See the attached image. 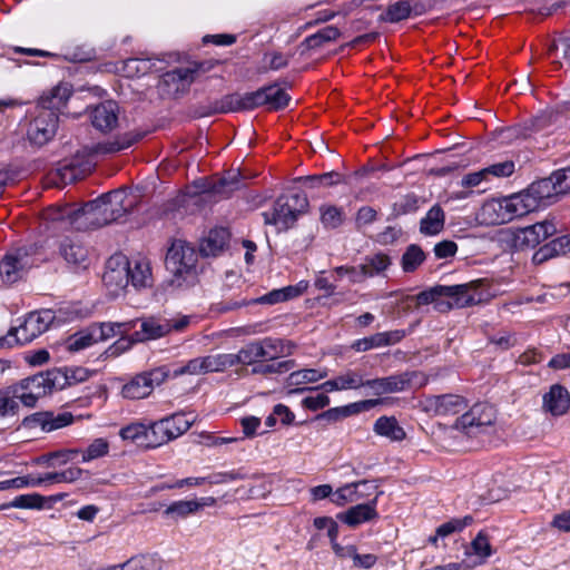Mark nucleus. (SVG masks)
Here are the masks:
<instances>
[{"label":"nucleus","instance_id":"f257e3e1","mask_svg":"<svg viewBox=\"0 0 570 570\" xmlns=\"http://www.w3.org/2000/svg\"><path fill=\"white\" fill-rule=\"evenodd\" d=\"M107 271L104 274V282L116 283L119 287H126L129 283L136 287L150 285L151 272L149 264L140 259H128L126 256L116 255L108 259Z\"/></svg>","mask_w":570,"mask_h":570},{"label":"nucleus","instance_id":"f03ea898","mask_svg":"<svg viewBox=\"0 0 570 570\" xmlns=\"http://www.w3.org/2000/svg\"><path fill=\"white\" fill-rule=\"evenodd\" d=\"M42 244L35 242L9 250L0 261V279L6 285H11L32 267L45 261Z\"/></svg>","mask_w":570,"mask_h":570},{"label":"nucleus","instance_id":"7ed1b4c3","mask_svg":"<svg viewBox=\"0 0 570 570\" xmlns=\"http://www.w3.org/2000/svg\"><path fill=\"white\" fill-rule=\"evenodd\" d=\"M535 210V204L524 191L501 199H492L482 206L483 215H489V224L500 225Z\"/></svg>","mask_w":570,"mask_h":570},{"label":"nucleus","instance_id":"20e7f679","mask_svg":"<svg viewBox=\"0 0 570 570\" xmlns=\"http://www.w3.org/2000/svg\"><path fill=\"white\" fill-rule=\"evenodd\" d=\"M198 254L195 248L183 240L173 242L165 257V267L171 274L170 284L183 286L188 277L196 274Z\"/></svg>","mask_w":570,"mask_h":570},{"label":"nucleus","instance_id":"39448f33","mask_svg":"<svg viewBox=\"0 0 570 570\" xmlns=\"http://www.w3.org/2000/svg\"><path fill=\"white\" fill-rule=\"evenodd\" d=\"M55 317V312L51 309L29 313L20 326L11 327L7 335L0 337V348L32 342L49 328Z\"/></svg>","mask_w":570,"mask_h":570},{"label":"nucleus","instance_id":"423d86ee","mask_svg":"<svg viewBox=\"0 0 570 570\" xmlns=\"http://www.w3.org/2000/svg\"><path fill=\"white\" fill-rule=\"evenodd\" d=\"M125 199V191L115 189L88 202L89 205H92L91 212L95 213L96 226L100 228L126 216L128 208L124 205Z\"/></svg>","mask_w":570,"mask_h":570},{"label":"nucleus","instance_id":"0eeeda50","mask_svg":"<svg viewBox=\"0 0 570 570\" xmlns=\"http://www.w3.org/2000/svg\"><path fill=\"white\" fill-rule=\"evenodd\" d=\"M557 233L558 229L554 222L546 219L527 227L515 229L511 233L509 244L514 250L523 252L534 249L548 238L556 236Z\"/></svg>","mask_w":570,"mask_h":570},{"label":"nucleus","instance_id":"6e6552de","mask_svg":"<svg viewBox=\"0 0 570 570\" xmlns=\"http://www.w3.org/2000/svg\"><path fill=\"white\" fill-rule=\"evenodd\" d=\"M495 419V410L492 405L475 403L468 412L456 419L454 428L470 438H475L492 426Z\"/></svg>","mask_w":570,"mask_h":570},{"label":"nucleus","instance_id":"1a4fd4ad","mask_svg":"<svg viewBox=\"0 0 570 570\" xmlns=\"http://www.w3.org/2000/svg\"><path fill=\"white\" fill-rule=\"evenodd\" d=\"M58 122V116H55L51 111H37L27 130L30 144L37 147L48 144L56 136Z\"/></svg>","mask_w":570,"mask_h":570},{"label":"nucleus","instance_id":"9d476101","mask_svg":"<svg viewBox=\"0 0 570 570\" xmlns=\"http://www.w3.org/2000/svg\"><path fill=\"white\" fill-rule=\"evenodd\" d=\"M169 334V327L166 320H158L155 317H148L142 320L140 324V331H136L130 338H120L116 342L117 351H125L129 348L134 343L157 340Z\"/></svg>","mask_w":570,"mask_h":570},{"label":"nucleus","instance_id":"9b49d317","mask_svg":"<svg viewBox=\"0 0 570 570\" xmlns=\"http://www.w3.org/2000/svg\"><path fill=\"white\" fill-rule=\"evenodd\" d=\"M466 406V400L458 394L429 395L423 401L424 411L435 416L455 415Z\"/></svg>","mask_w":570,"mask_h":570},{"label":"nucleus","instance_id":"f8f14e48","mask_svg":"<svg viewBox=\"0 0 570 570\" xmlns=\"http://www.w3.org/2000/svg\"><path fill=\"white\" fill-rule=\"evenodd\" d=\"M415 376V372L406 371L384 377L366 380L365 385L371 390L372 394L376 396L399 393L410 389L411 383Z\"/></svg>","mask_w":570,"mask_h":570},{"label":"nucleus","instance_id":"ddd939ff","mask_svg":"<svg viewBox=\"0 0 570 570\" xmlns=\"http://www.w3.org/2000/svg\"><path fill=\"white\" fill-rule=\"evenodd\" d=\"M71 96L72 86L68 82H60L39 97L37 111H51L59 117Z\"/></svg>","mask_w":570,"mask_h":570},{"label":"nucleus","instance_id":"4468645a","mask_svg":"<svg viewBox=\"0 0 570 570\" xmlns=\"http://www.w3.org/2000/svg\"><path fill=\"white\" fill-rule=\"evenodd\" d=\"M386 399H367L353 402L343 406L331 407L315 416V420H326L327 422H338L345 417L370 411L377 405L384 404Z\"/></svg>","mask_w":570,"mask_h":570},{"label":"nucleus","instance_id":"2eb2a0df","mask_svg":"<svg viewBox=\"0 0 570 570\" xmlns=\"http://www.w3.org/2000/svg\"><path fill=\"white\" fill-rule=\"evenodd\" d=\"M460 287H449L448 285H434L428 289L420 292L414 296H405L404 301L415 302L416 306L434 304V308L444 313L451 309V305L445 303L444 296L454 295Z\"/></svg>","mask_w":570,"mask_h":570},{"label":"nucleus","instance_id":"dca6fc26","mask_svg":"<svg viewBox=\"0 0 570 570\" xmlns=\"http://www.w3.org/2000/svg\"><path fill=\"white\" fill-rule=\"evenodd\" d=\"M528 198L534 202L535 210L557 203L560 198L553 175L533 181L525 190Z\"/></svg>","mask_w":570,"mask_h":570},{"label":"nucleus","instance_id":"f3484780","mask_svg":"<svg viewBox=\"0 0 570 570\" xmlns=\"http://www.w3.org/2000/svg\"><path fill=\"white\" fill-rule=\"evenodd\" d=\"M91 208L92 205L86 203L77 209L58 212L51 219L68 224L76 230L96 229L98 226H96V217H94L95 213L91 212Z\"/></svg>","mask_w":570,"mask_h":570},{"label":"nucleus","instance_id":"a211bd4d","mask_svg":"<svg viewBox=\"0 0 570 570\" xmlns=\"http://www.w3.org/2000/svg\"><path fill=\"white\" fill-rule=\"evenodd\" d=\"M381 494H383V491H377L374 499L366 503L353 505L346 511L340 512L336 518L351 528H356L364 522L377 519L379 513L376 511V505L377 499Z\"/></svg>","mask_w":570,"mask_h":570},{"label":"nucleus","instance_id":"6ab92c4d","mask_svg":"<svg viewBox=\"0 0 570 570\" xmlns=\"http://www.w3.org/2000/svg\"><path fill=\"white\" fill-rule=\"evenodd\" d=\"M542 409L552 416L566 414L570 409L569 391L559 383L551 385L542 396Z\"/></svg>","mask_w":570,"mask_h":570},{"label":"nucleus","instance_id":"aec40b11","mask_svg":"<svg viewBox=\"0 0 570 570\" xmlns=\"http://www.w3.org/2000/svg\"><path fill=\"white\" fill-rule=\"evenodd\" d=\"M92 126L102 131H111L118 122V105L114 100H107L97 105L90 111Z\"/></svg>","mask_w":570,"mask_h":570},{"label":"nucleus","instance_id":"412c9836","mask_svg":"<svg viewBox=\"0 0 570 570\" xmlns=\"http://www.w3.org/2000/svg\"><path fill=\"white\" fill-rule=\"evenodd\" d=\"M230 233L225 227L212 228L199 244V254L204 257H216L227 248Z\"/></svg>","mask_w":570,"mask_h":570},{"label":"nucleus","instance_id":"4be33fe9","mask_svg":"<svg viewBox=\"0 0 570 570\" xmlns=\"http://www.w3.org/2000/svg\"><path fill=\"white\" fill-rule=\"evenodd\" d=\"M263 217L266 225L281 224L287 229L296 223L299 216L288 205L286 195H281L275 200L273 213H263Z\"/></svg>","mask_w":570,"mask_h":570},{"label":"nucleus","instance_id":"5701e85b","mask_svg":"<svg viewBox=\"0 0 570 570\" xmlns=\"http://www.w3.org/2000/svg\"><path fill=\"white\" fill-rule=\"evenodd\" d=\"M208 501L214 502L213 498H200L195 500H179L170 503L163 512L165 518L178 522L179 520L186 519L191 514H195L205 505Z\"/></svg>","mask_w":570,"mask_h":570},{"label":"nucleus","instance_id":"b1692460","mask_svg":"<svg viewBox=\"0 0 570 570\" xmlns=\"http://www.w3.org/2000/svg\"><path fill=\"white\" fill-rule=\"evenodd\" d=\"M227 96L230 106V112L254 110L256 108L266 106V95L264 87H261L255 91L245 92L244 95L233 92L228 94Z\"/></svg>","mask_w":570,"mask_h":570},{"label":"nucleus","instance_id":"393cba45","mask_svg":"<svg viewBox=\"0 0 570 570\" xmlns=\"http://www.w3.org/2000/svg\"><path fill=\"white\" fill-rule=\"evenodd\" d=\"M243 175L239 169L226 170L220 177L213 179L209 187L214 196L229 198L232 194L243 187Z\"/></svg>","mask_w":570,"mask_h":570},{"label":"nucleus","instance_id":"a878e982","mask_svg":"<svg viewBox=\"0 0 570 570\" xmlns=\"http://www.w3.org/2000/svg\"><path fill=\"white\" fill-rule=\"evenodd\" d=\"M567 253H570V235L554 237L534 252L532 263L534 265H540L556 256L564 255Z\"/></svg>","mask_w":570,"mask_h":570},{"label":"nucleus","instance_id":"bb28decb","mask_svg":"<svg viewBox=\"0 0 570 570\" xmlns=\"http://www.w3.org/2000/svg\"><path fill=\"white\" fill-rule=\"evenodd\" d=\"M190 85V73L185 67H177L165 72L159 81V87L167 95L184 92Z\"/></svg>","mask_w":570,"mask_h":570},{"label":"nucleus","instance_id":"cd10ccee","mask_svg":"<svg viewBox=\"0 0 570 570\" xmlns=\"http://www.w3.org/2000/svg\"><path fill=\"white\" fill-rule=\"evenodd\" d=\"M145 135L146 134L144 131L125 132L122 135H119L112 141H104L96 144L92 148V151L95 154L101 155L115 154L131 147L132 145L141 140L145 137Z\"/></svg>","mask_w":570,"mask_h":570},{"label":"nucleus","instance_id":"c85d7f7f","mask_svg":"<svg viewBox=\"0 0 570 570\" xmlns=\"http://www.w3.org/2000/svg\"><path fill=\"white\" fill-rule=\"evenodd\" d=\"M257 362H273L285 355V341L277 337L255 340Z\"/></svg>","mask_w":570,"mask_h":570},{"label":"nucleus","instance_id":"c756f323","mask_svg":"<svg viewBox=\"0 0 570 570\" xmlns=\"http://www.w3.org/2000/svg\"><path fill=\"white\" fill-rule=\"evenodd\" d=\"M367 278H385L386 272L391 268L392 257L385 252L371 253L364 256L362 262Z\"/></svg>","mask_w":570,"mask_h":570},{"label":"nucleus","instance_id":"7c9ffc66","mask_svg":"<svg viewBox=\"0 0 570 570\" xmlns=\"http://www.w3.org/2000/svg\"><path fill=\"white\" fill-rule=\"evenodd\" d=\"M63 495L65 494H55L50 497H43L36 492L20 494L11 501V505H14L17 509L42 510L45 508H50L51 504L60 501Z\"/></svg>","mask_w":570,"mask_h":570},{"label":"nucleus","instance_id":"2f4dec72","mask_svg":"<svg viewBox=\"0 0 570 570\" xmlns=\"http://www.w3.org/2000/svg\"><path fill=\"white\" fill-rule=\"evenodd\" d=\"M59 253L68 264L81 265L88 256L82 243L72 237H65L59 245Z\"/></svg>","mask_w":570,"mask_h":570},{"label":"nucleus","instance_id":"473e14b6","mask_svg":"<svg viewBox=\"0 0 570 570\" xmlns=\"http://www.w3.org/2000/svg\"><path fill=\"white\" fill-rule=\"evenodd\" d=\"M445 214L443 208L435 204L433 205L425 216L420 222V232L423 235H438L444 228Z\"/></svg>","mask_w":570,"mask_h":570},{"label":"nucleus","instance_id":"72a5a7b5","mask_svg":"<svg viewBox=\"0 0 570 570\" xmlns=\"http://www.w3.org/2000/svg\"><path fill=\"white\" fill-rule=\"evenodd\" d=\"M376 435L385 436L392 441H403L406 436L404 429L399 424L395 416H380L373 425Z\"/></svg>","mask_w":570,"mask_h":570},{"label":"nucleus","instance_id":"f704fd0d","mask_svg":"<svg viewBox=\"0 0 570 570\" xmlns=\"http://www.w3.org/2000/svg\"><path fill=\"white\" fill-rule=\"evenodd\" d=\"M295 183L305 185L308 188L333 187L344 181V177L338 171L332 170L320 175L299 176L294 179Z\"/></svg>","mask_w":570,"mask_h":570},{"label":"nucleus","instance_id":"c9c22d12","mask_svg":"<svg viewBox=\"0 0 570 570\" xmlns=\"http://www.w3.org/2000/svg\"><path fill=\"white\" fill-rule=\"evenodd\" d=\"M173 432L165 425L164 419L146 425L145 448L155 449L171 441Z\"/></svg>","mask_w":570,"mask_h":570},{"label":"nucleus","instance_id":"e433bc0d","mask_svg":"<svg viewBox=\"0 0 570 570\" xmlns=\"http://www.w3.org/2000/svg\"><path fill=\"white\" fill-rule=\"evenodd\" d=\"M410 0H397L390 3L386 9L377 17L381 23H399L410 19Z\"/></svg>","mask_w":570,"mask_h":570},{"label":"nucleus","instance_id":"4c0bfd02","mask_svg":"<svg viewBox=\"0 0 570 570\" xmlns=\"http://www.w3.org/2000/svg\"><path fill=\"white\" fill-rule=\"evenodd\" d=\"M492 553L493 550L489 542V537L484 531H480L471 541L470 548L465 550V556L474 554L476 557V560L471 563L475 564V567L483 564Z\"/></svg>","mask_w":570,"mask_h":570},{"label":"nucleus","instance_id":"58836bf2","mask_svg":"<svg viewBox=\"0 0 570 570\" xmlns=\"http://www.w3.org/2000/svg\"><path fill=\"white\" fill-rule=\"evenodd\" d=\"M230 112V106L228 102V96L225 95L220 99L214 101L200 102L193 107V116L195 118H204L214 116L217 114Z\"/></svg>","mask_w":570,"mask_h":570},{"label":"nucleus","instance_id":"ea45409f","mask_svg":"<svg viewBox=\"0 0 570 570\" xmlns=\"http://www.w3.org/2000/svg\"><path fill=\"white\" fill-rule=\"evenodd\" d=\"M426 259V254L417 244L409 245L401 257L402 271L406 274L414 273Z\"/></svg>","mask_w":570,"mask_h":570},{"label":"nucleus","instance_id":"a19ab883","mask_svg":"<svg viewBox=\"0 0 570 570\" xmlns=\"http://www.w3.org/2000/svg\"><path fill=\"white\" fill-rule=\"evenodd\" d=\"M151 392L150 385L148 384L144 373L137 374L121 389L122 396L130 400L144 399Z\"/></svg>","mask_w":570,"mask_h":570},{"label":"nucleus","instance_id":"79ce46f5","mask_svg":"<svg viewBox=\"0 0 570 570\" xmlns=\"http://www.w3.org/2000/svg\"><path fill=\"white\" fill-rule=\"evenodd\" d=\"M264 91L266 106L271 110H283L291 101V96L277 82L264 86Z\"/></svg>","mask_w":570,"mask_h":570},{"label":"nucleus","instance_id":"37998d69","mask_svg":"<svg viewBox=\"0 0 570 570\" xmlns=\"http://www.w3.org/2000/svg\"><path fill=\"white\" fill-rule=\"evenodd\" d=\"M341 36V31L338 28L334 26H326L325 28L318 30L317 32L306 37L302 46L306 47V49H316L322 47L326 42L335 41Z\"/></svg>","mask_w":570,"mask_h":570},{"label":"nucleus","instance_id":"c03bdc74","mask_svg":"<svg viewBox=\"0 0 570 570\" xmlns=\"http://www.w3.org/2000/svg\"><path fill=\"white\" fill-rule=\"evenodd\" d=\"M196 416L188 417V414L185 412H178L164 417L165 425L170 429L174 434L171 435V440H175L187 432L194 424Z\"/></svg>","mask_w":570,"mask_h":570},{"label":"nucleus","instance_id":"a18cd8bd","mask_svg":"<svg viewBox=\"0 0 570 570\" xmlns=\"http://www.w3.org/2000/svg\"><path fill=\"white\" fill-rule=\"evenodd\" d=\"M295 366L294 360H285L279 362H257L252 366L250 374L269 375L284 374Z\"/></svg>","mask_w":570,"mask_h":570},{"label":"nucleus","instance_id":"49530a36","mask_svg":"<svg viewBox=\"0 0 570 570\" xmlns=\"http://www.w3.org/2000/svg\"><path fill=\"white\" fill-rule=\"evenodd\" d=\"M95 343H98L94 333L92 324L86 330L79 331L71 335L68 340V350L70 352H79Z\"/></svg>","mask_w":570,"mask_h":570},{"label":"nucleus","instance_id":"de8ad7c7","mask_svg":"<svg viewBox=\"0 0 570 570\" xmlns=\"http://www.w3.org/2000/svg\"><path fill=\"white\" fill-rule=\"evenodd\" d=\"M420 203L421 198L416 194L409 193L394 202L392 205V214L397 217L415 213L420 208Z\"/></svg>","mask_w":570,"mask_h":570},{"label":"nucleus","instance_id":"09e8293b","mask_svg":"<svg viewBox=\"0 0 570 570\" xmlns=\"http://www.w3.org/2000/svg\"><path fill=\"white\" fill-rule=\"evenodd\" d=\"M321 222L326 228H337L344 222V212L335 205H323L320 208Z\"/></svg>","mask_w":570,"mask_h":570},{"label":"nucleus","instance_id":"8fccbe9b","mask_svg":"<svg viewBox=\"0 0 570 570\" xmlns=\"http://www.w3.org/2000/svg\"><path fill=\"white\" fill-rule=\"evenodd\" d=\"M80 453L77 449H63L53 452H49L39 458L40 463H45L48 466H55L56 464H65L72 461Z\"/></svg>","mask_w":570,"mask_h":570},{"label":"nucleus","instance_id":"3c124183","mask_svg":"<svg viewBox=\"0 0 570 570\" xmlns=\"http://www.w3.org/2000/svg\"><path fill=\"white\" fill-rule=\"evenodd\" d=\"M557 114L543 111L525 121L530 135L548 130L556 121Z\"/></svg>","mask_w":570,"mask_h":570},{"label":"nucleus","instance_id":"603ef678","mask_svg":"<svg viewBox=\"0 0 570 570\" xmlns=\"http://www.w3.org/2000/svg\"><path fill=\"white\" fill-rule=\"evenodd\" d=\"M206 361L208 373L223 372L228 367L237 365L236 355L234 353L207 355Z\"/></svg>","mask_w":570,"mask_h":570},{"label":"nucleus","instance_id":"864d4df0","mask_svg":"<svg viewBox=\"0 0 570 570\" xmlns=\"http://www.w3.org/2000/svg\"><path fill=\"white\" fill-rule=\"evenodd\" d=\"M341 391L344 390H357L360 387H366L364 376L361 372L355 370H346L336 376Z\"/></svg>","mask_w":570,"mask_h":570},{"label":"nucleus","instance_id":"5fc2aeb1","mask_svg":"<svg viewBox=\"0 0 570 570\" xmlns=\"http://www.w3.org/2000/svg\"><path fill=\"white\" fill-rule=\"evenodd\" d=\"M451 287H461L455 291L454 295L444 296V301L451 305V309L454 307L471 306L474 303L468 284L452 285Z\"/></svg>","mask_w":570,"mask_h":570},{"label":"nucleus","instance_id":"6e6d98bb","mask_svg":"<svg viewBox=\"0 0 570 570\" xmlns=\"http://www.w3.org/2000/svg\"><path fill=\"white\" fill-rule=\"evenodd\" d=\"M327 373L320 372L315 368H305L301 371H295L289 374L288 377V385H301L304 383H313L317 382L318 380L325 377Z\"/></svg>","mask_w":570,"mask_h":570},{"label":"nucleus","instance_id":"4d7b16f0","mask_svg":"<svg viewBox=\"0 0 570 570\" xmlns=\"http://www.w3.org/2000/svg\"><path fill=\"white\" fill-rule=\"evenodd\" d=\"M151 67L150 58H129L124 62V71L128 77L145 76L150 71Z\"/></svg>","mask_w":570,"mask_h":570},{"label":"nucleus","instance_id":"13d9d810","mask_svg":"<svg viewBox=\"0 0 570 570\" xmlns=\"http://www.w3.org/2000/svg\"><path fill=\"white\" fill-rule=\"evenodd\" d=\"M473 522L472 515H465L463 518H454L448 522L442 523L436 528V534L441 538H445L454 532L462 531L465 527Z\"/></svg>","mask_w":570,"mask_h":570},{"label":"nucleus","instance_id":"bf43d9fd","mask_svg":"<svg viewBox=\"0 0 570 570\" xmlns=\"http://www.w3.org/2000/svg\"><path fill=\"white\" fill-rule=\"evenodd\" d=\"M120 436L122 440H130L139 446L145 448L146 442V424L144 423H131L120 430Z\"/></svg>","mask_w":570,"mask_h":570},{"label":"nucleus","instance_id":"052dcab7","mask_svg":"<svg viewBox=\"0 0 570 570\" xmlns=\"http://www.w3.org/2000/svg\"><path fill=\"white\" fill-rule=\"evenodd\" d=\"M367 492L353 491L352 483H348L340 489L333 494L331 501L336 505H343L347 502H353L360 499H364L367 497Z\"/></svg>","mask_w":570,"mask_h":570},{"label":"nucleus","instance_id":"680f3d73","mask_svg":"<svg viewBox=\"0 0 570 570\" xmlns=\"http://www.w3.org/2000/svg\"><path fill=\"white\" fill-rule=\"evenodd\" d=\"M531 135L525 125V121L522 124H517L507 128L501 129L500 138L502 142L511 144L514 140L527 139Z\"/></svg>","mask_w":570,"mask_h":570},{"label":"nucleus","instance_id":"e2e57ef3","mask_svg":"<svg viewBox=\"0 0 570 570\" xmlns=\"http://www.w3.org/2000/svg\"><path fill=\"white\" fill-rule=\"evenodd\" d=\"M46 432H52L58 429H62L73 423L75 416L70 412H61L55 414L52 411H47Z\"/></svg>","mask_w":570,"mask_h":570},{"label":"nucleus","instance_id":"0e129e2a","mask_svg":"<svg viewBox=\"0 0 570 570\" xmlns=\"http://www.w3.org/2000/svg\"><path fill=\"white\" fill-rule=\"evenodd\" d=\"M220 63L222 62L217 59H207L189 63L187 67H185V69L188 70L190 73V83H193L198 77L209 72Z\"/></svg>","mask_w":570,"mask_h":570},{"label":"nucleus","instance_id":"69168bd1","mask_svg":"<svg viewBox=\"0 0 570 570\" xmlns=\"http://www.w3.org/2000/svg\"><path fill=\"white\" fill-rule=\"evenodd\" d=\"M109 451V444L107 440L99 438L95 439L92 443L82 453V462H89L91 460L106 455Z\"/></svg>","mask_w":570,"mask_h":570},{"label":"nucleus","instance_id":"338daca9","mask_svg":"<svg viewBox=\"0 0 570 570\" xmlns=\"http://www.w3.org/2000/svg\"><path fill=\"white\" fill-rule=\"evenodd\" d=\"M46 373L51 392L53 390H62L66 386H69L66 367H53L47 370Z\"/></svg>","mask_w":570,"mask_h":570},{"label":"nucleus","instance_id":"774afa93","mask_svg":"<svg viewBox=\"0 0 570 570\" xmlns=\"http://www.w3.org/2000/svg\"><path fill=\"white\" fill-rule=\"evenodd\" d=\"M560 196L570 193V166L552 171Z\"/></svg>","mask_w":570,"mask_h":570}]
</instances>
